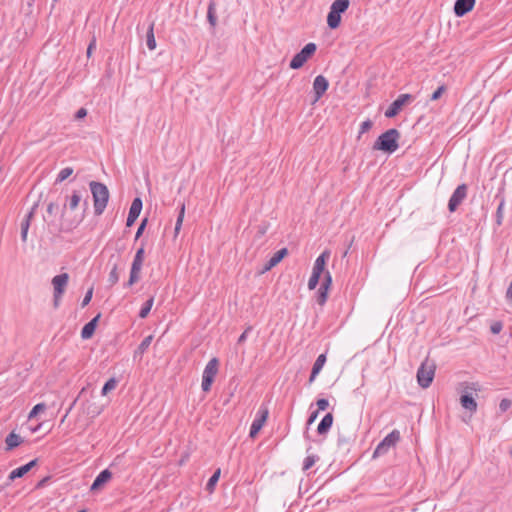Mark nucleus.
Instances as JSON below:
<instances>
[{"label":"nucleus","mask_w":512,"mask_h":512,"mask_svg":"<svg viewBox=\"0 0 512 512\" xmlns=\"http://www.w3.org/2000/svg\"><path fill=\"white\" fill-rule=\"evenodd\" d=\"M400 136V132L395 128L385 131L374 142L373 150H379L388 154L394 153L399 148L398 141Z\"/></svg>","instance_id":"f257e3e1"},{"label":"nucleus","mask_w":512,"mask_h":512,"mask_svg":"<svg viewBox=\"0 0 512 512\" xmlns=\"http://www.w3.org/2000/svg\"><path fill=\"white\" fill-rule=\"evenodd\" d=\"M89 187L94 201V213L99 216L107 207L110 196L109 190L105 184L97 181H91Z\"/></svg>","instance_id":"f03ea898"},{"label":"nucleus","mask_w":512,"mask_h":512,"mask_svg":"<svg viewBox=\"0 0 512 512\" xmlns=\"http://www.w3.org/2000/svg\"><path fill=\"white\" fill-rule=\"evenodd\" d=\"M436 364L434 360L426 358L417 370V382L420 387L428 388L435 376Z\"/></svg>","instance_id":"7ed1b4c3"},{"label":"nucleus","mask_w":512,"mask_h":512,"mask_svg":"<svg viewBox=\"0 0 512 512\" xmlns=\"http://www.w3.org/2000/svg\"><path fill=\"white\" fill-rule=\"evenodd\" d=\"M349 0H335L327 16V24L329 28L336 29L341 22V14L344 13L349 7Z\"/></svg>","instance_id":"20e7f679"},{"label":"nucleus","mask_w":512,"mask_h":512,"mask_svg":"<svg viewBox=\"0 0 512 512\" xmlns=\"http://www.w3.org/2000/svg\"><path fill=\"white\" fill-rule=\"evenodd\" d=\"M219 361L217 358H212L206 364L203 374L201 388L204 392H209L214 381L215 376L218 373Z\"/></svg>","instance_id":"39448f33"},{"label":"nucleus","mask_w":512,"mask_h":512,"mask_svg":"<svg viewBox=\"0 0 512 512\" xmlns=\"http://www.w3.org/2000/svg\"><path fill=\"white\" fill-rule=\"evenodd\" d=\"M317 46L315 43L306 44L300 52L294 55L292 60L290 61L291 69H299L304 63L315 53Z\"/></svg>","instance_id":"423d86ee"},{"label":"nucleus","mask_w":512,"mask_h":512,"mask_svg":"<svg viewBox=\"0 0 512 512\" xmlns=\"http://www.w3.org/2000/svg\"><path fill=\"white\" fill-rule=\"evenodd\" d=\"M399 440L400 432L398 430H393L377 445L373 452V457L375 458L386 454L391 447L396 446Z\"/></svg>","instance_id":"0eeeda50"},{"label":"nucleus","mask_w":512,"mask_h":512,"mask_svg":"<svg viewBox=\"0 0 512 512\" xmlns=\"http://www.w3.org/2000/svg\"><path fill=\"white\" fill-rule=\"evenodd\" d=\"M144 253H145V251H144L143 247H140L136 251V254L134 256V259H133V262L131 265L130 277H129L128 282L126 283L127 287L132 286L133 284L138 282V280L140 278L139 274H140V271H141V268L143 265V261H144Z\"/></svg>","instance_id":"6e6552de"},{"label":"nucleus","mask_w":512,"mask_h":512,"mask_svg":"<svg viewBox=\"0 0 512 512\" xmlns=\"http://www.w3.org/2000/svg\"><path fill=\"white\" fill-rule=\"evenodd\" d=\"M268 414H269V411H268L267 407L261 406L259 408L257 415H256L255 419L253 420L251 427H250L249 436L251 438L256 437V435L262 429V427L264 426V424L268 418Z\"/></svg>","instance_id":"1a4fd4ad"},{"label":"nucleus","mask_w":512,"mask_h":512,"mask_svg":"<svg viewBox=\"0 0 512 512\" xmlns=\"http://www.w3.org/2000/svg\"><path fill=\"white\" fill-rule=\"evenodd\" d=\"M468 187L466 184H461L457 186L451 195L448 202V209L450 212L456 211L458 206L463 202V200L467 197Z\"/></svg>","instance_id":"9d476101"},{"label":"nucleus","mask_w":512,"mask_h":512,"mask_svg":"<svg viewBox=\"0 0 512 512\" xmlns=\"http://www.w3.org/2000/svg\"><path fill=\"white\" fill-rule=\"evenodd\" d=\"M412 95L410 94H401L398 96V98L396 100H394L391 105L388 107V109L385 111V116L387 118H393L395 117L399 112L400 110L402 109V107L407 103L409 102L410 100H412Z\"/></svg>","instance_id":"9b49d317"},{"label":"nucleus","mask_w":512,"mask_h":512,"mask_svg":"<svg viewBox=\"0 0 512 512\" xmlns=\"http://www.w3.org/2000/svg\"><path fill=\"white\" fill-rule=\"evenodd\" d=\"M142 206H143L142 200L139 197H136L132 201L130 209H129L128 217L126 220L127 227H131L135 223V221L137 220V218L139 217V215L141 213Z\"/></svg>","instance_id":"f8f14e48"},{"label":"nucleus","mask_w":512,"mask_h":512,"mask_svg":"<svg viewBox=\"0 0 512 512\" xmlns=\"http://www.w3.org/2000/svg\"><path fill=\"white\" fill-rule=\"evenodd\" d=\"M69 282V274L61 273L52 278L51 284L53 286V293L63 294L65 293L66 287Z\"/></svg>","instance_id":"ddd939ff"},{"label":"nucleus","mask_w":512,"mask_h":512,"mask_svg":"<svg viewBox=\"0 0 512 512\" xmlns=\"http://www.w3.org/2000/svg\"><path fill=\"white\" fill-rule=\"evenodd\" d=\"M329 87L328 80L323 75H318L313 82V91L315 94V101H318L327 91Z\"/></svg>","instance_id":"4468645a"},{"label":"nucleus","mask_w":512,"mask_h":512,"mask_svg":"<svg viewBox=\"0 0 512 512\" xmlns=\"http://www.w3.org/2000/svg\"><path fill=\"white\" fill-rule=\"evenodd\" d=\"M475 5V0H456L454 4V13L458 17H462L470 12Z\"/></svg>","instance_id":"2eb2a0df"},{"label":"nucleus","mask_w":512,"mask_h":512,"mask_svg":"<svg viewBox=\"0 0 512 512\" xmlns=\"http://www.w3.org/2000/svg\"><path fill=\"white\" fill-rule=\"evenodd\" d=\"M36 465H37V459H34V460H31L30 462H28L27 464L12 470L8 476L9 481H14L17 478L23 477Z\"/></svg>","instance_id":"dca6fc26"},{"label":"nucleus","mask_w":512,"mask_h":512,"mask_svg":"<svg viewBox=\"0 0 512 512\" xmlns=\"http://www.w3.org/2000/svg\"><path fill=\"white\" fill-rule=\"evenodd\" d=\"M111 477L112 473L108 469L101 471L95 478L94 482L92 483L90 490L96 491L100 489V487L107 483L111 479Z\"/></svg>","instance_id":"f3484780"},{"label":"nucleus","mask_w":512,"mask_h":512,"mask_svg":"<svg viewBox=\"0 0 512 512\" xmlns=\"http://www.w3.org/2000/svg\"><path fill=\"white\" fill-rule=\"evenodd\" d=\"M288 254L287 248H282L278 250L274 255L268 260L264 267V272L272 269L275 267L278 263L281 262V260Z\"/></svg>","instance_id":"a211bd4d"},{"label":"nucleus","mask_w":512,"mask_h":512,"mask_svg":"<svg viewBox=\"0 0 512 512\" xmlns=\"http://www.w3.org/2000/svg\"><path fill=\"white\" fill-rule=\"evenodd\" d=\"M99 318H100V314L95 316L93 319H91L88 323H86L84 325V327L81 330L82 339H89L93 336Z\"/></svg>","instance_id":"6ab92c4d"},{"label":"nucleus","mask_w":512,"mask_h":512,"mask_svg":"<svg viewBox=\"0 0 512 512\" xmlns=\"http://www.w3.org/2000/svg\"><path fill=\"white\" fill-rule=\"evenodd\" d=\"M325 362H326V355L325 354H320L317 357V359L314 362V364H313L312 371H311V374H310V377H309V383H312L315 380L317 375L322 370Z\"/></svg>","instance_id":"aec40b11"},{"label":"nucleus","mask_w":512,"mask_h":512,"mask_svg":"<svg viewBox=\"0 0 512 512\" xmlns=\"http://www.w3.org/2000/svg\"><path fill=\"white\" fill-rule=\"evenodd\" d=\"M332 424H333V415H332V413H327L322 418L320 423L318 424V427H317L318 434L319 435L326 434L330 430Z\"/></svg>","instance_id":"412c9836"},{"label":"nucleus","mask_w":512,"mask_h":512,"mask_svg":"<svg viewBox=\"0 0 512 512\" xmlns=\"http://www.w3.org/2000/svg\"><path fill=\"white\" fill-rule=\"evenodd\" d=\"M460 403L464 409L470 411L471 413H474L477 410V402L469 394H463L460 397Z\"/></svg>","instance_id":"4be33fe9"},{"label":"nucleus","mask_w":512,"mask_h":512,"mask_svg":"<svg viewBox=\"0 0 512 512\" xmlns=\"http://www.w3.org/2000/svg\"><path fill=\"white\" fill-rule=\"evenodd\" d=\"M23 442V438L16 434L15 432H11L7 435L5 439L6 443V450L11 451L12 449L16 448Z\"/></svg>","instance_id":"5701e85b"},{"label":"nucleus","mask_w":512,"mask_h":512,"mask_svg":"<svg viewBox=\"0 0 512 512\" xmlns=\"http://www.w3.org/2000/svg\"><path fill=\"white\" fill-rule=\"evenodd\" d=\"M153 340L152 335L145 337L134 352V357L141 356L149 348Z\"/></svg>","instance_id":"b1692460"},{"label":"nucleus","mask_w":512,"mask_h":512,"mask_svg":"<svg viewBox=\"0 0 512 512\" xmlns=\"http://www.w3.org/2000/svg\"><path fill=\"white\" fill-rule=\"evenodd\" d=\"M146 44L149 50H154L156 48V40L154 36V22H152L146 33Z\"/></svg>","instance_id":"393cba45"},{"label":"nucleus","mask_w":512,"mask_h":512,"mask_svg":"<svg viewBox=\"0 0 512 512\" xmlns=\"http://www.w3.org/2000/svg\"><path fill=\"white\" fill-rule=\"evenodd\" d=\"M207 19H208L209 24L213 28H215V26L217 24V16H216V8H215L214 1H210L209 5H208Z\"/></svg>","instance_id":"a878e982"},{"label":"nucleus","mask_w":512,"mask_h":512,"mask_svg":"<svg viewBox=\"0 0 512 512\" xmlns=\"http://www.w3.org/2000/svg\"><path fill=\"white\" fill-rule=\"evenodd\" d=\"M81 201V195L78 191H73L72 195L68 198V207L70 210H75Z\"/></svg>","instance_id":"bb28decb"},{"label":"nucleus","mask_w":512,"mask_h":512,"mask_svg":"<svg viewBox=\"0 0 512 512\" xmlns=\"http://www.w3.org/2000/svg\"><path fill=\"white\" fill-rule=\"evenodd\" d=\"M153 303H154V297H150L144 304L143 306L141 307L140 309V312H139V317L140 318H146L148 316V314L150 313L151 311V308L153 306Z\"/></svg>","instance_id":"cd10ccee"},{"label":"nucleus","mask_w":512,"mask_h":512,"mask_svg":"<svg viewBox=\"0 0 512 512\" xmlns=\"http://www.w3.org/2000/svg\"><path fill=\"white\" fill-rule=\"evenodd\" d=\"M504 206H505V198L502 197L500 199L499 205L496 210V224L498 226L502 225L503 217H504Z\"/></svg>","instance_id":"c85d7f7f"},{"label":"nucleus","mask_w":512,"mask_h":512,"mask_svg":"<svg viewBox=\"0 0 512 512\" xmlns=\"http://www.w3.org/2000/svg\"><path fill=\"white\" fill-rule=\"evenodd\" d=\"M328 290L325 287H320L316 294V301L320 306H323L328 299Z\"/></svg>","instance_id":"c756f323"},{"label":"nucleus","mask_w":512,"mask_h":512,"mask_svg":"<svg viewBox=\"0 0 512 512\" xmlns=\"http://www.w3.org/2000/svg\"><path fill=\"white\" fill-rule=\"evenodd\" d=\"M119 281V273H118V265L114 264L109 276H108V283L110 286L115 285Z\"/></svg>","instance_id":"7c9ffc66"},{"label":"nucleus","mask_w":512,"mask_h":512,"mask_svg":"<svg viewBox=\"0 0 512 512\" xmlns=\"http://www.w3.org/2000/svg\"><path fill=\"white\" fill-rule=\"evenodd\" d=\"M220 469H217L213 475L210 477V479L208 480L207 482V485H206V489L210 492H212L214 490V487L216 485V483L218 482L219 480V477H220Z\"/></svg>","instance_id":"2f4dec72"},{"label":"nucleus","mask_w":512,"mask_h":512,"mask_svg":"<svg viewBox=\"0 0 512 512\" xmlns=\"http://www.w3.org/2000/svg\"><path fill=\"white\" fill-rule=\"evenodd\" d=\"M329 257L330 252L328 250H325L316 258L314 264L321 266L323 269H325V265Z\"/></svg>","instance_id":"473e14b6"},{"label":"nucleus","mask_w":512,"mask_h":512,"mask_svg":"<svg viewBox=\"0 0 512 512\" xmlns=\"http://www.w3.org/2000/svg\"><path fill=\"white\" fill-rule=\"evenodd\" d=\"M117 386V381L115 378H110L103 386L101 394L107 395L110 391L114 390Z\"/></svg>","instance_id":"72a5a7b5"},{"label":"nucleus","mask_w":512,"mask_h":512,"mask_svg":"<svg viewBox=\"0 0 512 512\" xmlns=\"http://www.w3.org/2000/svg\"><path fill=\"white\" fill-rule=\"evenodd\" d=\"M319 459L318 456L316 455H308L305 459H304V462H303V471H307L309 470L315 463L316 461Z\"/></svg>","instance_id":"f704fd0d"},{"label":"nucleus","mask_w":512,"mask_h":512,"mask_svg":"<svg viewBox=\"0 0 512 512\" xmlns=\"http://www.w3.org/2000/svg\"><path fill=\"white\" fill-rule=\"evenodd\" d=\"M73 173V168L71 167H65L63 168L57 175L56 182H62L66 180L69 176H71Z\"/></svg>","instance_id":"c9c22d12"},{"label":"nucleus","mask_w":512,"mask_h":512,"mask_svg":"<svg viewBox=\"0 0 512 512\" xmlns=\"http://www.w3.org/2000/svg\"><path fill=\"white\" fill-rule=\"evenodd\" d=\"M184 213H185V205L182 204L181 208H180L179 215L177 217L176 224H175V229H174L175 230V234H178L180 229H181L183 218H184Z\"/></svg>","instance_id":"e433bc0d"},{"label":"nucleus","mask_w":512,"mask_h":512,"mask_svg":"<svg viewBox=\"0 0 512 512\" xmlns=\"http://www.w3.org/2000/svg\"><path fill=\"white\" fill-rule=\"evenodd\" d=\"M46 409V405L44 403H38L36 404L32 410L30 411L28 418L33 419L36 417V415L40 412H43Z\"/></svg>","instance_id":"4c0bfd02"},{"label":"nucleus","mask_w":512,"mask_h":512,"mask_svg":"<svg viewBox=\"0 0 512 512\" xmlns=\"http://www.w3.org/2000/svg\"><path fill=\"white\" fill-rule=\"evenodd\" d=\"M372 126H373V122L370 119L363 121L360 125L358 139L361 137L362 134L369 131L372 128Z\"/></svg>","instance_id":"58836bf2"},{"label":"nucleus","mask_w":512,"mask_h":512,"mask_svg":"<svg viewBox=\"0 0 512 512\" xmlns=\"http://www.w3.org/2000/svg\"><path fill=\"white\" fill-rule=\"evenodd\" d=\"M319 279H320V276L319 275H316V274H311L310 278H309V281H308V288L310 290H314L318 283H319Z\"/></svg>","instance_id":"ea45409f"},{"label":"nucleus","mask_w":512,"mask_h":512,"mask_svg":"<svg viewBox=\"0 0 512 512\" xmlns=\"http://www.w3.org/2000/svg\"><path fill=\"white\" fill-rule=\"evenodd\" d=\"M38 207V203H35L32 208L30 209V211L26 214L25 218L23 219L22 222H27L28 224H31V221L35 215V212H36V209Z\"/></svg>","instance_id":"a19ab883"},{"label":"nucleus","mask_w":512,"mask_h":512,"mask_svg":"<svg viewBox=\"0 0 512 512\" xmlns=\"http://www.w3.org/2000/svg\"><path fill=\"white\" fill-rule=\"evenodd\" d=\"M38 207V203H35L32 208L30 209V211L26 214L25 218L23 219L22 222H27L28 224H31V221L35 215V212H36V209Z\"/></svg>","instance_id":"79ce46f5"},{"label":"nucleus","mask_w":512,"mask_h":512,"mask_svg":"<svg viewBox=\"0 0 512 512\" xmlns=\"http://www.w3.org/2000/svg\"><path fill=\"white\" fill-rule=\"evenodd\" d=\"M101 412V410L99 409L98 406H96L95 404H88L87 406V414L90 415L91 417H95L97 415H99Z\"/></svg>","instance_id":"37998d69"},{"label":"nucleus","mask_w":512,"mask_h":512,"mask_svg":"<svg viewBox=\"0 0 512 512\" xmlns=\"http://www.w3.org/2000/svg\"><path fill=\"white\" fill-rule=\"evenodd\" d=\"M29 227L30 224H28L27 222H21V240L23 242L27 241Z\"/></svg>","instance_id":"c03bdc74"},{"label":"nucleus","mask_w":512,"mask_h":512,"mask_svg":"<svg viewBox=\"0 0 512 512\" xmlns=\"http://www.w3.org/2000/svg\"><path fill=\"white\" fill-rule=\"evenodd\" d=\"M58 209H59L58 204H56V203H54V202H50V203L47 205V210H46V212H47V214H48L49 216H53V215H55V214L57 213Z\"/></svg>","instance_id":"a18cd8bd"},{"label":"nucleus","mask_w":512,"mask_h":512,"mask_svg":"<svg viewBox=\"0 0 512 512\" xmlns=\"http://www.w3.org/2000/svg\"><path fill=\"white\" fill-rule=\"evenodd\" d=\"M332 284V277L329 271H327L324 275V280L321 283L320 287H325L326 289H329Z\"/></svg>","instance_id":"49530a36"},{"label":"nucleus","mask_w":512,"mask_h":512,"mask_svg":"<svg viewBox=\"0 0 512 512\" xmlns=\"http://www.w3.org/2000/svg\"><path fill=\"white\" fill-rule=\"evenodd\" d=\"M92 296H93V287L89 288L88 291L86 292V294L82 300L81 306L85 307L86 305H88L92 299Z\"/></svg>","instance_id":"de8ad7c7"},{"label":"nucleus","mask_w":512,"mask_h":512,"mask_svg":"<svg viewBox=\"0 0 512 512\" xmlns=\"http://www.w3.org/2000/svg\"><path fill=\"white\" fill-rule=\"evenodd\" d=\"M445 89H446V88H445V86H443V85H442V86H440V87H438V88H437V89L432 93V95H431L430 99H431L432 101L438 100V99L441 97L442 93L445 91Z\"/></svg>","instance_id":"09e8293b"},{"label":"nucleus","mask_w":512,"mask_h":512,"mask_svg":"<svg viewBox=\"0 0 512 512\" xmlns=\"http://www.w3.org/2000/svg\"><path fill=\"white\" fill-rule=\"evenodd\" d=\"M316 404H317V407H318V411H324L329 406L328 400L324 399V398L318 399Z\"/></svg>","instance_id":"8fccbe9b"},{"label":"nucleus","mask_w":512,"mask_h":512,"mask_svg":"<svg viewBox=\"0 0 512 512\" xmlns=\"http://www.w3.org/2000/svg\"><path fill=\"white\" fill-rule=\"evenodd\" d=\"M511 404H512L511 400L506 399V398L502 399L500 404H499L500 411L501 412L507 411L511 407Z\"/></svg>","instance_id":"3c124183"},{"label":"nucleus","mask_w":512,"mask_h":512,"mask_svg":"<svg viewBox=\"0 0 512 512\" xmlns=\"http://www.w3.org/2000/svg\"><path fill=\"white\" fill-rule=\"evenodd\" d=\"M96 48V37L93 36L88 47H87V57H91L93 50Z\"/></svg>","instance_id":"603ef678"},{"label":"nucleus","mask_w":512,"mask_h":512,"mask_svg":"<svg viewBox=\"0 0 512 512\" xmlns=\"http://www.w3.org/2000/svg\"><path fill=\"white\" fill-rule=\"evenodd\" d=\"M146 223H147V219L142 220L141 224L139 225V227L137 229L136 235H135L136 239H138L142 235V233L145 229Z\"/></svg>","instance_id":"864d4df0"},{"label":"nucleus","mask_w":512,"mask_h":512,"mask_svg":"<svg viewBox=\"0 0 512 512\" xmlns=\"http://www.w3.org/2000/svg\"><path fill=\"white\" fill-rule=\"evenodd\" d=\"M63 294L53 293V306L54 308H58L61 302Z\"/></svg>","instance_id":"5fc2aeb1"},{"label":"nucleus","mask_w":512,"mask_h":512,"mask_svg":"<svg viewBox=\"0 0 512 512\" xmlns=\"http://www.w3.org/2000/svg\"><path fill=\"white\" fill-rule=\"evenodd\" d=\"M502 330V323L501 322H495L492 326H491V332L493 334H498L500 333V331Z\"/></svg>","instance_id":"6e6d98bb"},{"label":"nucleus","mask_w":512,"mask_h":512,"mask_svg":"<svg viewBox=\"0 0 512 512\" xmlns=\"http://www.w3.org/2000/svg\"><path fill=\"white\" fill-rule=\"evenodd\" d=\"M318 414H319V411L316 410L314 412H312L309 417H308V420H307V424L310 425L312 424L318 417Z\"/></svg>","instance_id":"4d7b16f0"},{"label":"nucleus","mask_w":512,"mask_h":512,"mask_svg":"<svg viewBox=\"0 0 512 512\" xmlns=\"http://www.w3.org/2000/svg\"><path fill=\"white\" fill-rule=\"evenodd\" d=\"M87 115V110L85 108H80L76 114H75V118L76 119H82L84 118L85 116Z\"/></svg>","instance_id":"13d9d810"},{"label":"nucleus","mask_w":512,"mask_h":512,"mask_svg":"<svg viewBox=\"0 0 512 512\" xmlns=\"http://www.w3.org/2000/svg\"><path fill=\"white\" fill-rule=\"evenodd\" d=\"M324 272V269L321 266H318L314 264L312 273L321 276V274Z\"/></svg>","instance_id":"bf43d9fd"},{"label":"nucleus","mask_w":512,"mask_h":512,"mask_svg":"<svg viewBox=\"0 0 512 512\" xmlns=\"http://www.w3.org/2000/svg\"><path fill=\"white\" fill-rule=\"evenodd\" d=\"M506 298L510 301H512V280H511V283L509 284L508 288H507V291H506Z\"/></svg>","instance_id":"052dcab7"},{"label":"nucleus","mask_w":512,"mask_h":512,"mask_svg":"<svg viewBox=\"0 0 512 512\" xmlns=\"http://www.w3.org/2000/svg\"><path fill=\"white\" fill-rule=\"evenodd\" d=\"M77 402V398L71 403V405L69 406V408L67 409L63 419H62V422L65 420V418L68 416V414L71 412V410L73 409V407L75 406Z\"/></svg>","instance_id":"680f3d73"},{"label":"nucleus","mask_w":512,"mask_h":512,"mask_svg":"<svg viewBox=\"0 0 512 512\" xmlns=\"http://www.w3.org/2000/svg\"><path fill=\"white\" fill-rule=\"evenodd\" d=\"M248 330H249V329L245 330V331H244V332L239 336V338H238V343H242V342H244V341L246 340Z\"/></svg>","instance_id":"e2e57ef3"},{"label":"nucleus","mask_w":512,"mask_h":512,"mask_svg":"<svg viewBox=\"0 0 512 512\" xmlns=\"http://www.w3.org/2000/svg\"><path fill=\"white\" fill-rule=\"evenodd\" d=\"M47 481V478H44L43 480H41L38 484H37V487H42L45 482Z\"/></svg>","instance_id":"0e129e2a"},{"label":"nucleus","mask_w":512,"mask_h":512,"mask_svg":"<svg viewBox=\"0 0 512 512\" xmlns=\"http://www.w3.org/2000/svg\"><path fill=\"white\" fill-rule=\"evenodd\" d=\"M510 455L512 456V446H511V449H510Z\"/></svg>","instance_id":"69168bd1"},{"label":"nucleus","mask_w":512,"mask_h":512,"mask_svg":"<svg viewBox=\"0 0 512 512\" xmlns=\"http://www.w3.org/2000/svg\"><path fill=\"white\" fill-rule=\"evenodd\" d=\"M78 512H87V511L83 509V510H80V511H78Z\"/></svg>","instance_id":"338daca9"}]
</instances>
